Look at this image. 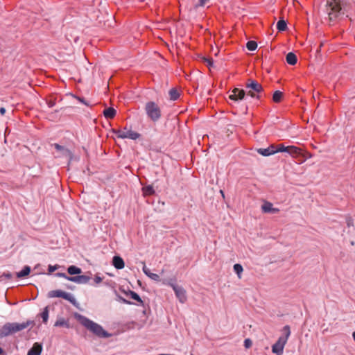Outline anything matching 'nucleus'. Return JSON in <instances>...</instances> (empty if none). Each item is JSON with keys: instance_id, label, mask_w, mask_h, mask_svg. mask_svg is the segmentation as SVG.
<instances>
[{"instance_id": "6", "label": "nucleus", "mask_w": 355, "mask_h": 355, "mask_svg": "<svg viewBox=\"0 0 355 355\" xmlns=\"http://www.w3.org/2000/svg\"><path fill=\"white\" fill-rule=\"evenodd\" d=\"M49 297H62L70 302L73 306H77L78 303L75 297L70 293L64 292L62 290H53L49 293Z\"/></svg>"}, {"instance_id": "49", "label": "nucleus", "mask_w": 355, "mask_h": 355, "mask_svg": "<svg viewBox=\"0 0 355 355\" xmlns=\"http://www.w3.org/2000/svg\"><path fill=\"white\" fill-rule=\"evenodd\" d=\"M0 355H6L4 350L0 347Z\"/></svg>"}, {"instance_id": "20", "label": "nucleus", "mask_w": 355, "mask_h": 355, "mask_svg": "<svg viewBox=\"0 0 355 355\" xmlns=\"http://www.w3.org/2000/svg\"><path fill=\"white\" fill-rule=\"evenodd\" d=\"M31 272V267L28 266H26L23 268V269L17 272L16 276L17 278H22L26 276H28Z\"/></svg>"}, {"instance_id": "39", "label": "nucleus", "mask_w": 355, "mask_h": 355, "mask_svg": "<svg viewBox=\"0 0 355 355\" xmlns=\"http://www.w3.org/2000/svg\"><path fill=\"white\" fill-rule=\"evenodd\" d=\"M252 345V342L250 338H246L244 340V346L245 348H250Z\"/></svg>"}, {"instance_id": "16", "label": "nucleus", "mask_w": 355, "mask_h": 355, "mask_svg": "<svg viewBox=\"0 0 355 355\" xmlns=\"http://www.w3.org/2000/svg\"><path fill=\"white\" fill-rule=\"evenodd\" d=\"M116 111L114 108L110 107L104 110L103 115L107 119H112L116 116Z\"/></svg>"}, {"instance_id": "8", "label": "nucleus", "mask_w": 355, "mask_h": 355, "mask_svg": "<svg viewBox=\"0 0 355 355\" xmlns=\"http://www.w3.org/2000/svg\"><path fill=\"white\" fill-rule=\"evenodd\" d=\"M286 344V339L279 338L277 341L272 346V353L275 354L276 355H282Z\"/></svg>"}, {"instance_id": "21", "label": "nucleus", "mask_w": 355, "mask_h": 355, "mask_svg": "<svg viewBox=\"0 0 355 355\" xmlns=\"http://www.w3.org/2000/svg\"><path fill=\"white\" fill-rule=\"evenodd\" d=\"M67 272L71 275H79L82 272V270H81V268L72 265V266H70L68 267Z\"/></svg>"}, {"instance_id": "40", "label": "nucleus", "mask_w": 355, "mask_h": 355, "mask_svg": "<svg viewBox=\"0 0 355 355\" xmlns=\"http://www.w3.org/2000/svg\"><path fill=\"white\" fill-rule=\"evenodd\" d=\"M55 276L57 277H63L67 280L69 281V278L71 277V276H67L65 273L64 272H58L55 274Z\"/></svg>"}, {"instance_id": "18", "label": "nucleus", "mask_w": 355, "mask_h": 355, "mask_svg": "<svg viewBox=\"0 0 355 355\" xmlns=\"http://www.w3.org/2000/svg\"><path fill=\"white\" fill-rule=\"evenodd\" d=\"M286 60L288 64L291 65H295L297 62V58L296 55L293 52H289L286 56Z\"/></svg>"}, {"instance_id": "30", "label": "nucleus", "mask_w": 355, "mask_h": 355, "mask_svg": "<svg viewBox=\"0 0 355 355\" xmlns=\"http://www.w3.org/2000/svg\"><path fill=\"white\" fill-rule=\"evenodd\" d=\"M53 146L58 151L62 153L63 155L69 153V150L67 148H66L64 146H62L58 144H54Z\"/></svg>"}, {"instance_id": "23", "label": "nucleus", "mask_w": 355, "mask_h": 355, "mask_svg": "<svg viewBox=\"0 0 355 355\" xmlns=\"http://www.w3.org/2000/svg\"><path fill=\"white\" fill-rule=\"evenodd\" d=\"M234 92L236 93L238 101L243 100L245 98V95L247 94L245 90L239 88H234Z\"/></svg>"}, {"instance_id": "22", "label": "nucleus", "mask_w": 355, "mask_h": 355, "mask_svg": "<svg viewBox=\"0 0 355 355\" xmlns=\"http://www.w3.org/2000/svg\"><path fill=\"white\" fill-rule=\"evenodd\" d=\"M170 100L176 101L180 97V93L176 88H172L168 92Z\"/></svg>"}, {"instance_id": "2", "label": "nucleus", "mask_w": 355, "mask_h": 355, "mask_svg": "<svg viewBox=\"0 0 355 355\" xmlns=\"http://www.w3.org/2000/svg\"><path fill=\"white\" fill-rule=\"evenodd\" d=\"M33 324L34 322L32 320H28L22 323L7 322L0 329V338L8 336L12 334L20 331L27 328L29 325Z\"/></svg>"}, {"instance_id": "46", "label": "nucleus", "mask_w": 355, "mask_h": 355, "mask_svg": "<svg viewBox=\"0 0 355 355\" xmlns=\"http://www.w3.org/2000/svg\"><path fill=\"white\" fill-rule=\"evenodd\" d=\"M3 276L7 279H10L12 277L10 272H3Z\"/></svg>"}, {"instance_id": "29", "label": "nucleus", "mask_w": 355, "mask_h": 355, "mask_svg": "<svg viewBox=\"0 0 355 355\" xmlns=\"http://www.w3.org/2000/svg\"><path fill=\"white\" fill-rule=\"evenodd\" d=\"M246 47L249 51H253L257 48V43L253 40L248 41L246 44Z\"/></svg>"}, {"instance_id": "15", "label": "nucleus", "mask_w": 355, "mask_h": 355, "mask_svg": "<svg viewBox=\"0 0 355 355\" xmlns=\"http://www.w3.org/2000/svg\"><path fill=\"white\" fill-rule=\"evenodd\" d=\"M112 265L116 269H123L125 266L123 259L119 256H114L112 259Z\"/></svg>"}, {"instance_id": "53", "label": "nucleus", "mask_w": 355, "mask_h": 355, "mask_svg": "<svg viewBox=\"0 0 355 355\" xmlns=\"http://www.w3.org/2000/svg\"><path fill=\"white\" fill-rule=\"evenodd\" d=\"M351 244H352V245H354V241H352V242H351Z\"/></svg>"}, {"instance_id": "27", "label": "nucleus", "mask_w": 355, "mask_h": 355, "mask_svg": "<svg viewBox=\"0 0 355 355\" xmlns=\"http://www.w3.org/2000/svg\"><path fill=\"white\" fill-rule=\"evenodd\" d=\"M282 97L283 93L279 90H277L274 92L272 95V101L275 103H279L282 101Z\"/></svg>"}, {"instance_id": "25", "label": "nucleus", "mask_w": 355, "mask_h": 355, "mask_svg": "<svg viewBox=\"0 0 355 355\" xmlns=\"http://www.w3.org/2000/svg\"><path fill=\"white\" fill-rule=\"evenodd\" d=\"M277 28L279 32L285 31L287 29V24L284 19H280L277 24Z\"/></svg>"}, {"instance_id": "10", "label": "nucleus", "mask_w": 355, "mask_h": 355, "mask_svg": "<svg viewBox=\"0 0 355 355\" xmlns=\"http://www.w3.org/2000/svg\"><path fill=\"white\" fill-rule=\"evenodd\" d=\"M261 210L263 213L271 214H277L279 211V209L278 208L273 207L272 204L268 201L264 202V203L261 206Z\"/></svg>"}, {"instance_id": "1", "label": "nucleus", "mask_w": 355, "mask_h": 355, "mask_svg": "<svg viewBox=\"0 0 355 355\" xmlns=\"http://www.w3.org/2000/svg\"><path fill=\"white\" fill-rule=\"evenodd\" d=\"M76 318L80 323L86 329L92 332L94 335L99 338H110L112 334L104 330L103 327L98 323L94 322L87 317L78 313H76Z\"/></svg>"}, {"instance_id": "33", "label": "nucleus", "mask_w": 355, "mask_h": 355, "mask_svg": "<svg viewBox=\"0 0 355 355\" xmlns=\"http://www.w3.org/2000/svg\"><path fill=\"white\" fill-rule=\"evenodd\" d=\"M202 60L209 68L214 67V60L211 58H203Z\"/></svg>"}, {"instance_id": "13", "label": "nucleus", "mask_w": 355, "mask_h": 355, "mask_svg": "<svg viewBox=\"0 0 355 355\" xmlns=\"http://www.w3.org/2000/svg\"><path fill=\"white\" fill-rule=\"evenodd\" d=\"M143 265H144V266H143L142 270L146 276H148L149 278H150L151 279H153L155 282L160 281V277L157 274L151 272L150 270L146 267L144 262H143Z\"/></svg>"}, {"instance_id": "52", "label": "nucleus", "mask_w": 355, "mask_h": 355, "mask_svg": "<svg viewBox=\"0 0 355 355\" xmlns=\"http://www.w3.org/2000/svg\"><path fill=\"white\" fill-rule=\"evenodd\" d=\"M352 336H353V338H354V340L355 341V331L352 334Z\"/></svg>"}, {"instance_id": "35", "label": "nucleus", "mask_w": 355, "mask_h": 355, "mask_svg": "<svg viewBox=\"0 0 355 355\" xmlns=\"http://www.w3.org/2000/svg\"><path fill=\"white\" fill-rule=\"evenodd\" d=\"M73 97L76 98L79 102L85 105L86 106H91L90 103L88 101H87L83 97L77 96L75 95L73 96Z\"/></svg>"}, {"instance_id": "37", "label": "nucleus", "mask_w": 355, "mask_h": 355, "mask_svg": "<svg viewBox=\"0 0 355 355\" xmlns=\"http://www.w3.org/2000/svg\"><path fill=\"white\" fill-rule=\"evenodd\" d=\"M270 150L271 155H274L277 153V146L275 145H270L267 148Z\"/></svg>"}, {"instance_id": "5", "label": "nucleus", "mask_w": 355, "mask_h": 355, "mask_svg": "<svg viewBox=\"0 0 355 355\" xmlns=\"http://www.w3.org/2000/svg\"><path fill=\"white\" fill-rule=\"evenodd\" d=\"M245 87L247 89H250V90L247 92V95L257 99L260 98L261 95L259 94L263 91L262 85L257 80L253 79L248 80Z\"/></svg>"}, {"instance_id": "28", "label": "nucleus", "mask_w": 355, "mask_h": 355, "mask_svg": "<svg viewBox=\"0 0 355 355\" xmlns=\"http://www.w3.org/2000/svg\"><path fill=\"white\" fill-rule=\"evenodd\" d=\"M44 323H46L49 319V307L46 306L40 314Z\"/></svg>"}, {"instance_id": "43", "label": "nucleus", "mask_w": 355, "mask_h": 355, "mask_svg": "<svg viewBox=\"0 0 355 355\" xmlns=\"http://www.w3.org/2000/svg\"><path fill=\"white\" fill-rule=\"evenodd\" d=\"M94 280V282L98 284L102 282L103 278L98 275H95Z\"/></svg>"}, {"instance_id": "17", "label": "nucleus", "mask_w": 355, "mask_h": 355, "mask_svg": "<svg viewBox=\"0 0 355 355\" xmlns=\"http://www.w3.org/2000/svg\"><path fill=\"white\" fill-rule=\"evenodd\" d=\"M54 326L55 327H66L67 329L71 327L70 324H69V320H66L64 318H58L55 321V322L54 324Z\"/></svg>"}, {"instance_id": "45", "label": "nucleus", "mask_w": 355, "mask_h": 355, "mask_svg": "<svg viewBox=\"0 0 355 355\" xmlns=\"http://www.w3.org/2000/svg\"><path fill=\"white\" fill-rule=\"evenodd\" d=\"M346 222H347V225L348 227L353 226V225H354L353 220H352V218H348L347 219V221H346Z\"/></svg>"}, {"instance_id": "42", "label": "nucleus", "mask_w": 355, "mask_h": 355, "mask_svg": "<svg viewBox=\"0 0 355 355\" xmlns=\"http://www.w3.org/2000/svg\"><path fill=\"white\" fill-rule=\"evenodd\" d=\"M59 266L58 265H55V266H51V265H49V267H48V270L50 273L54 272L55 270H57Z\"/></svg>"}, {"instance_id": "51", "label": "nucleus", "mask_w": 355, "mask_h": 355, "mask_svg": "<svg viewBox=\"0 0 355 355\" xmlns=\"http://www.w3.org/2000/svg\"><path fill=\"white\" fill-rule=\"evenodd\" d=\"M248 106H245V114H246V113H247V112H248Z\"/></svg>"}, {"instance_id": "14", "label": "nucleus", "mask_w": 355, "mask_h": 355, "mask_svg": "<svg viewBox=\"0 0 355 355\" xmlns=\"http://www.w3.org/2000/svg\"><path fill=\"white\" fill-rule=\"evenodd\" d=\"M284 153H286L293 157H296L301 154V149L294 146H290L286 147Z\"/></svg>"}, {"instance_id": "7", "label": "nucleus", "mask_w": 355, "mask_h": 355, "mask_svg": "<svg viewBox=\"0 0 355 355\" xmlns=\"http://www.w3.org/2000/svg\"><path fill=\"white\" fill-rule=\"evenodd\" d=\"M170 285L173 288V290L175 292V294L178 299L179 300L180 302L184 304L187 300L186 291L184 289L183 287L178 286L176 284H170Z\"/></svg>"}, {"instance_id": "19", "label": "nucleus", "mask_w": 355, "mask_h": 355, "mask_svg": "<svg viewBox=\"0 0 355 355\" xmlns=\"http://www.w3.org/2000/svg\"><path fill=\"white\" fill-rule=\"evenodd\" d=\"M143 195L144 196H153L155 191L152 185H147L142 188Z\"/></svg>"}, {"instance_id": "36", "label": "nucleus", "mask_w": 355, "mask_h": 355, "mask_svg": "<svg viewBox=\"0 0 355 355\" xmlns=\"http://www.w3.org/2000/svg\"><path fill=\"white\" fill-rule=\"evenodd\" d=\"M117 297H118V300L121 302L123 304H133L132 302H131L130 301L123 298V297H121L120 295H117Z\"/></svg>"}, {"instance_id": "24", "label": "nucleus", "mask_w": 355, "mask_h": 355, "mask_svg": "<svg viewBox=\"0 0 355 355\" xmlns=\"http://www.w3.org/2000/svg\"><path fill=\"white\" fill-rule=\"evenodd\" d=\"M123 137L132 140H136L140 137V134L132 130H128L126 131V135H123Z\"/></svg>"}, {"instance_id": "44", "label": "nucleus", "mask_w": 355, "mask_h": 355, "mask_svg": "<svg viewBox=\"0 0 355 355\" xmlns=\"http://www.w3.org/2000/svg\"><path fill=\"white\" fill-rule=\"evenodd\" d=\"M46 103L49 107H53L55 105V101L54 100H50L48 101Z\"/></svg>"}, {"instance_id": "26", "label": "nucleus", "mask_w": 355, "mask_h": 355, "mask_svg": "<svg viewBox=\"0 0 355 355\" xmlns=\"http://www.w3.org/2000/svg\"><path fill=\"white\" fill-rule=\"evenodd\" d=\"M282 331L284 334V336H280L279 338H283V339H286V342L287 343V340L291 335V329H290V326L289 325H285L283 329H282Z\"/></svg>"}, {"instance_id": "4", "label": "nucleus", "mask_w": 355, "mask_h": 355, "mask_svg": "<svg viewBox=\"0 0 355 355\" xmlns=\"http://www.w3.org/2000/svg\"><path fill=\"white\" fill-rule=\"evenodd\" d=\"M144 110L148 117L153 122H156L160 119L162 116V111L159 105L155 102H147L145 105Z\"/></svg>"}, {"instance_id": "11", "label": "nucleus", "mask_w": 355, "mask_h": 355, "mask_svg": "<svg viewBox=\"0 0 355 355\" xmlns=\"http://www.w3.org/2000/svg\"><path fill=\"white\" fill-rule=\"evenodd\" d=\"M90 280V277L87 275H78V276H71L69 278V281L75 282L79 284H85L89 282Z\"/></svg>"}, {"instance_id": "31", "label": "nucleus", "mask_w": 355, "mask_h": 355, "mask_svg": "<svg viewBox=\"0 0 355 355\" xmlns=\"http://www.w3.org/2000/svg\"><path fill=\"white\" fill-rule=\"evenodd\" d=\"M234 272L238 275L239 277H241V274L242 273L243 268V266L239 263H236L233 266Z\"/></svg>"}, {"instance_id": "3", "label": "nucleus", "mask_w": 355, "mask_h": 355, "mask_svg": "<svg viewBox=\"0 0 355 355\" xmlns=\"http://www.w3.org/2000/svg\"><path fill=\"white\" fill-rule=\"evenodd\" d=\"M343 0L327 1L326 4V12L329 15L330 21L335 20L342 12L341 4Z\"/></svg>"}, {"instance_id": "9", "label": "nucleus", "mask_w": 355, "mask_h": 355, "mask_svg": "<svg viewBox=\"0 0 355 355\" xmlns=\"http://www.w3.org/2000/svg\"><path fill=\"white\" fill-rule=\"evenodd\" d=\"M121 291L127 297H129L130 298L137 301L139 305L144 306V301L141 300L140 296L135 291L129 289L128 291H125L123 288H121Z\"/></svg>"}, {"instance_id": "38", "label": "nucleus", "mask_w": 355, "mask_h": 355, "mask_svg": "<svg viewBox=\"0 0 355 355\" xmlns=\"http://www.w3.org/2000/svg\"><path fill=\"white\" fill-rule=\"evenodd\" d=\"M286 147L284 144H281L277 146V153H283L286 150Z\"/></svg>"}, {"instance_id": "47", "label": "nucleus", "mask_w": 355, "mask_h": 355, "mask_svg": "<svg viewBox=\"0 0 355 355\" xmlns=\"http://www.w3.org/2000/svg\"><path fill=\"white\" fill-rule=\"evenodd\" d=\"M208 0H199V4L198 6H204L206 1H207Z\"/></svg>"}, {"instance_id": "50", "label": "nucleus", "mask_w": 355, "mask_h": 355, "mask_svg": "<svg viewBox=\"0 0 355 355\" xmlns=\"http://www.w3.org/2000/svg\"><path fill=\"white\" fill-rule=\"evenodd\" d=\"M220 193H221V195H222L223 198H225V194H224L223 191V190H220Z\"/></svg>"}, {"instance_id": "32", "label": "nucleus", "mask_w": 355, "mask_h": 355, "mask_svg": "<svg viewBox=\"0 0 355 355\" xmlns=\"http://www.w3.org/2000/svg\"><path fill=\"white\" fill-rule=\"evenodd\" d=\"M257 153L263 156H265V157L272 155L270 154V150H268V149L267 148H259V149H257Z\"/></svg>"}, {"instance_id": "12", "label": "nucleus", "mask_w": 355, "mask_h": 355, "mask_svg": "<svg viewBox=\"0 0 355 355\" xmlns=\"http://www.w3.org/2000/svg\"><path fill=\"white\" fill-rule=\"evenodd\" d=\"M42 351L41 343H35L33 346L28 350V355H40Z\"/></svg>"}, {"instance_id": "41", "label": "nucleus", "mask_w": 355, "mask_h": 355, "mask_svg": "<svg viewBox=\"0 0 355 355\" xmlns=\"http://www.w3.org/2000/svg\"><path fill=\"white\" fill-rule=\"evenodd\" d=\"M229 98L234 102H237L236 93L234 92V89L232 91V94L229 96Z\"/></svg>"}, {"instance_id": "48", "label": "nucleus", "mask_w": 355, "mask_h": 355, "mask_svg": "<svg viewBox=\"0 0 355 355\" xmlns=\"http://www.w3.org/2000/svg\"><path fill=\"white\" fill-rule=\"evenodd\" d=\"M5 113H6V109L4 107H1L0 108V114L1 115H4Z\"/></svg>"}, {"instance_id": "34", "label": "nucleus", "mask_w": 355, "mask_h": 355, "mask_svg": "<svg viewBox=\"0 0 355 355\" xmlns=\"http://www.w3.org/2000/svg\"><path fill=\"white\" fill-rule=\"evenodd\" d=\"M114 133L117 135L118 137L121 139H125L126 137H124L123 135H126V132L122 131L120 130H114Z\"/></svg>"}]
</instances>
